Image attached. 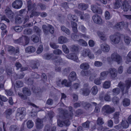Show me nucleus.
Masks as SVG:
<instances>
[{
  "label": "nucleus",
  "mask_w": 131,
  "mask_h": 131,
  "mask_svg": "<svg viewBox=\"0 0 131 131\" xmlns=\"http://www.w3.org/2000/svg\"><path fill=\"white\" fill-rule=\"evenodd\" d=\"M126 84L120 82L119 83L118 86L121 90L122 93L124 94L127 93L128 89L131 86V79H128L125 81Z\"/></svg>",
  "instance_id": "f257e3e1"
},
{
  "label": "nucleus",
  "mask_w": 131,
  "mask_h": 131,
  "mask_svg": "<svg viewBox=\"0 0 131 131\" xmlns=\"http://www.w3.org/2000/svg\"><path fill=\"white\" fill-rule=\"evenodd\" d=\"M42 28L44 34L45 35H48L50 33L53 34L54 32V28L50 25L48 24V26L43 25L42 26Z\"/></svg>",
  "instance_id": "f03ea898"
},
{
  "label": "nucleus",
  "mask_w": 131,
  "mask_h": 131,
  "mask_svg": "<svg viewBox=\"0 0 131 131\" xmlns=\"http://www.w3.org/2000/svg\"><path fill=\"white\" fill-rule=\"evenodd\" d=\"M25 114V110L24 108H19L17 110L16 117L17 119L21 120L23 118Z\"/></svg>",
  "instance_id": "7ed1b4c3"
},
{
  "label": "nucleus",
  "mask_w": 131,
  "mask_h": 131,
  "mask_svg": "<svg viewBox=\"0 0 131 131\" xmlns=\"http://www.w3.org/2000/svg\"><path fill=\"white\" fill-rule=\"evenodd\" d=\"M72 108L71 106H70L69 107V109L70 112V113L69 114L68 113V111L67 110H63L62 111V112L63 113L62 118L63 119L68 118L71 119V117L73 116V114L71 112Z\"/></svg>",
  "instance_id": "20e7f679"
},
{
  "label": "nucleus",
  "mask_w": 131,
  "mask_h": 131,
  "mask_svg": "<svg viewBox=\"0 0 131 131\" xmlns=\"http://www.w3.org/2000/svg\"><path fill=\"white\" fill-rule=\"evenodd\" d=\"M102 110L104 113L110 114L114 112L115 109L113 107H111L109 105H106L103 107Z\"/></svg>",
  "instance_id": "39448f33"
},
{
  "label": "nucleus",
  "mask_w": 131,
  "mask_h": 131,
  "mask_svg": "<svg viewBox=\"0 0 131 131\" xmlns=\"http://www.w3.org/2000/svg\"><path fill=\"white\" fill-rule=\"evenodd\" d=\"M120 38V35L118 33L110 36L111 40L115 44H117L119 42Z\"/></svg>",
  "instance_id": "423d86ee"
},
{
  "label": "nucleus",
  "mask_w": 131,
  "mask_h": 131,
  "mask_svg": "<svg viewBox=\"0 0 131 131\" xmlns=\"http://www.w3.org/2000/svg\"><path fill=\"white\" fill-rule=\"evenodd\" d=\"M111 59L117 62L118 64L121 63L122 62L121 57L117 53H113L111 56Z\"/></svg>",
  "instance_id": "0eeeda50"
},
{
  "label": "nucleus",
  "mask_w": 131,
  "mask_h": 131,
  "mask_svg": "<svg viewBox=\"0 0 131 131\" xmlns=\"http://www.w3.org/2000/svg\"><path fill=\"white\" fill-rule=\"evenodd\" d=\"M62 118L63 119H66L63 120V121L59 120H58L57 124L58 126L62 127L64 126H68L70 125V123L69 120V119L68 118L63 119L62 117Z\"/></svg>",
  "instance_id": "6e6552de"
},
{
  "label": "nucleus",
  "mask_w": 131,
  "mask_h": 131,
  "mask_svg": "<svg viewBox=\"0 0 131 131\" xmlns=\"http://www.w3.org/2000/svg\"><path fill=\"white\" fill-rule=\"evenodd\" d=\"M23 4V2L21 0H16L12 4V7L16 9L20 8Z\"/></svg>",
  "instance_id": "1a4fd4ad"
},
{
  "label": "nucleus",
  "mask_w": 131,
  "mask_h": 131,
  "mask_svg": "<svg viewBox=\"0 0 131 131\" xmlns=\"http://www.w3.org/2000/svg\"><path fill=\"white\" fill-rule=\"evenodd\" d=\"M28 10L29 12L34 10L36 8V4L35 3H33L31 0H29L27 1Z\"/></svg>",
  "instance_id": "9d476101"
},
{
  "label": "nucleus",
  "mask_w": 131,
  "mask_h": 131,
  "mask_svg": "<svg viewBox=\"0 0 131 131\" xmlns=\"http://www.w3.org/2000/svg\"><path fill=\"white\" fill-rule=\"evenodd\" d=\"M91 10L94 13H97L99 14H101L102 13V10L101 8L98 7L95 5H92L91 6Z\"/></svg>",
  "instance_id": "9b49d317"
},
{
  "label": "nucleus",
  "mask_w": 131,
  "mask_h": 131,
  "mask_svg": "<svg viewBox=\"0 0 131 131\" xmlns=\"http://www.w3.org/2000/svg\"><path fill=\"white\" fill-rule=\"evenodd\" d=\"M109 71L111 78L112 79H115L117 75V70L113 68L110 69Z\"/></svg>",
  "instance_id": "f8f14e48"
},
{
  "label": "nucleus",
  "mask_w": 131,
  "mask_h": 131,
  "mask_svg": "<svg viewBox=\"0 0 131 131\" xmlns=\"http://www.w3.org/2000/svg\"><path fill=\"white\" fill-rule=\"evenodd\" d=\"M120 113V112L118 111L115 112L113 114V118L115 124H117L119 122Z\"/></svg>",
  "instance_id": "ddd939ff"
},
{
  "label": "nucleus",
  "mask_w": 131,
  "mask_h": 131,
  "mask_svg": "<svg viewBox=\"0 0 131 131\" xmlns=\"http://www.w3.org/2000/svg\"><path fill=\"white\" fill-rule=\"evenodd\" d=\"M92 19L94 23L101 24L102 22V19L101 17L97 14L94 15L92 17Z\"/></svg>",
  "instance_id": "4468645a"
},
{
  "label": "nucleus",
  "mask_w": 131,
  "mask_h": 131,
  "mask_svg": "<svg viewBox=\"0 0 131 131\" xmlns=\"http://www.w3.org/2000/svg\"><path fill=\"white\" fill-rule=\"evenodd\" d=\"M88 5L84 3H80L78 4V8L80 10H86L88 7Z\"/></svg>",
  "instance_id": "2eb2a0df"
},
{
  "label": "nucleus",
  "mask_w": 131,
  "mask_h": 131,
  "mask_svg": "<svg viewBox=\"0 0 131 131\" xmlns=\"http://www.w3.org/2000/svg\"><path fill=\"white\" fill-rule=\"evenodd\" d=\"M19 52L18 49H15V48L11 46H9V54L11 55H15Z\"/></svg>",
  "instance_id": "dca6fc26"
},
{
  "label": "nucleus",
  "mask_w": 131,
  "mask_h": 131,
  "mask_svg": "<svg viewBox=\"0 0 131 131\" xmlns=\"http://www.w3.org/2000/svg\"><path fill=\"white\" fill-rule=\"evenodd\" d=\"M53 59L54 60L56 59L55 63L56 65H60L63 62V60L59 56L54 55Z\"/></svg>",
  "instance_id": "f3484780"
},
{
  "label": "nucleus",
  "mask_w": 131,
  "mask_h": 131,
  "mask_svg": "<svg viewBox=\"0 0 131 131\" xmlns=\"http://www.w3.org/2000/svg\"><path fill=\"white\" fill-rule=\"evenodd\" d=\"M101 48L102 50L105 52H108L110 49L109 46L105 43L101 45Z\"/></svg>",
  "instance_id": "a211bd4d"
},
{
  "label": "nucleus",
  "mask_w": 131,
  "mask_h": 131,
  "mask_svg": "<svg viewBox=\"0 0 131 131\" xmlns=\"http://www.w3.org/2000/svg\"><path fill=\"white\" fill-rule=\"evenodd\" d=\"M80 93L83 95L87 96L89 95L90 91L87 88L81 89L80 91Z\"/></svg>",
  "instance_id": "6ab92c4d"
},
{
  "label": "nucleus",
  "mask_w": 131,
  "mask_h": 131,
  "mask_svg": "<svg viewBox=\"0 0 131 131\" xmlns=\"http://www.w3.org/2000/svg\"><path fill=\"white\" fill-rule=\"evenodd\" d=\"M56 127L54 126H51L50 125H47L45 126L43 131H55Z\"/></svg>",
  "instance_id": "aec40b11"
},
{
  "label": "nucleus",
  "mask_w": 131,
  "mask_h": 131,
  "mask_svg": "<svg viewBox=\"0 0 131 131\" xmlns=\"http://www.w3.org/2000/svg\"><path fill=\"white\" fill-rule=\"evenodd\" d=\"M29 105L33 106L35 108H33L31 112V113L32 114L31 116L32 117H34L37 115V111L36 109L37 108H38V107L35 104L32 103H30Z\"/></svg>",
  "instance_id": "412c9836"
},
{
  "label": "nucleus",
  "mask_w": 131,
  "mask_h": 131,
  "mask_svg": "<svg viewBox=\"0 0 131 131\" xmlns=\"http://www.w3.org/2000/svg\"><path fill=\"white\" fill-rule=\"evenodd\" d=\"M43 122L41 119H38L36 123V126L37 128L40 129L42 128L43 127Z\"/></svg>",
  "instance_id": "4be33fe9"
},
{
  "label": "nucleus",
  "mask_w": 131,
  "mask_h": 131,
  "mask_svg": "<svg viewBox=\"0 0 131 131\" xmlns=\"http://www.w3.org/2000/svg\"><path fill=\"white\" fill-rule=\"evenodd\" d=\"M66 57L69 59L75 61L77 59L78 57L76 54L74 53H71L67 55Z\"/></svg>",
  "instance_id": "5701e85b"
},
{
  "label": "nucleus",
  "mask_w": 131,
  "mask_h": 131,
  "mask_svg": "<svg viewBox=\"0 0 131 131\" xmlns=\"http://www.w3.org/2000/svg\"><path fill=\"white\" fill-rule=\"evenodd\" d=\"M76 78V74L74 71L72 72L69 76V79L70 81L72 82L75 80Z\"/></svg>",
  "instance_id": "b1692460"
},
{
  "label": "nucleus",
  "mask_w": 131,
  "mask_h": 131,
  "mask_svg": "<svg viewBox=\"0 0 131 131\" xmlns=\"http://www.w3.org/2000/svg\"><path fill=\"white\" fill-rule=\"evenodd\" d=\"M25 50L26 53H30L34 52L36 50V49L33 46H30L26 48Z\"/></svg>",
  "instance_id": "393cba45"
},
{
  "label": "nucleus",
  "mask_w": 131,
  "mask_h": 131,
  "mask_svg": "<svg viewBox=\"0 0 131 131\" xmlns=\"http://www.w3.org/2000/svg\"><path fill=\"white\" fill-rule=\"evenodd\" d=\"M22 91L23 94L27 96H29L31 94L30 90L27 87L23 88L22 89Z\"/></svg>",
  "instance_id": "a878e982"
},
{
  "label": "nucleus",
  "mask_w": 131,
  "mask_h": 131,
  "mask_svg": "<svg viewBox=\"0 0 131 131\" xmlns=\"http://www.w3.org/2000/svg\"><path fill=\"white\" fill-rule=\"evenodd\" d=\"M31 40L33 42L37 43L40 40V36L39 37L36 35L33 34L31 37Z\"/></svg>",
  "instance_id": "bb28decb"
},
{
  "label": "nucleus",
  "mask_w": 131,
  "mask_h": 131,
  "mask_svg": "<svg viewBox=\"0 0 131 131\" xmlns=\"http://www.w3.org/2000/svg\"><path fill=\"white\" fill-rule=\"evenodd\" d=\"M91 102V103H90L87 102H82V105L85 109L88 110L93 106Z\"/></svg>",
  "instance_id": "cd10ccee"
},
{
  "label": "nucleus",
  "mask_w": 131,
  "mask_h": 131,
  "mask_svg": "<svg viewBox=\"0 0 131 131\" xmlns=\"http://www.w3.org/2000/svg\"><path fill=\"white\" fill-rule=\"evenodd\" d=\"M80 68L82 70H87L90 68V66L88 63L84 62L80 64Z\"/></svg>",
  "instance_id": "c85d7f7f"
},
{
  "label": "nucleus",
  "mask_w": 131,
  "mask_h": 131,
  "mask_svg": "<svg viewBox=\"0 0 131 131\" xmlns=\"http://www.w3.org/2000/svg\"><path fill=\"white\" fill-rule=\"evenodd\" d=\"M68 41L67 38L64 36H61L58 38V42L60 44H63L67 42Z\"/></svg>",
  "instance_id": "c756f323"
},
{
  "label": "nucleus",
  "mask_w": 131,
  "mask_h": 131,
  "mask_svg": "<svg viewBox=\"0 0 131 131\" xmlns=\"http://www.w3.org/2000/svg\"><path fill=\"white\" fill-rule=\"evenodd\" d=\"M39 64L38 61H35L33 63L30 64V67L32 69H38V66H39Z\"/></svg>",
  "instance_id": "7c9ffc66"
},
{
  "label": "nucleus",
  "mask_w": 131,
  "mask_h": 131,
  "mask_svg": "<svg viewBox=\"0 0 131 131\" xmlns=\"http://www.w3.org/2000/svg\"><path fill=\"white\" fill-rule=\"evenodd\" d=\"M124 25L125 23L124 22H121L117 23L115 25V27L118 30H119L122 28Z\"/></svg>",
  "instance_id": "2f4dec72"
},
{
  "label": "nucleus",
  "mask_w": 131,
  "mask_h": 131,
  "mask_svg": "<svg viewBox=\"0 0 131 131\" xmlns=\"http://www.w3.org/2000/svg\"><path fill=\"white\" fill-rule=\"evenodd\" d=\"M121 125L123 128H127L128 127L129 124L126 120L122 119Z\"/></svg>",
  "instance_id": "473e14b6"
},
{
  "label": "nucleus",
  "mask_w": 131,
  "mask_h": 131,
  "mask_svg": "<svg viewBox=\"0 0 131 131\" xmlns=\"http://www.w3.org/2000/svg\"><path fill=\"white\" fill-rule=\"evenodd\" d=\"M30 12H31V14L29 16L30 18H32L34 16L37 17L40 15V12L34 11V10Z\"/></svg>",
  "instance_id": "72a5a7b5"
},
{
  "label": "nucleus",
  "mask_w": 131,
  "mask_h": 131,
  "mask_svg": "<svg viewBox=\"0 0 131 131\" xmlns=\"http://www.w3.org/2000/svg\"><path fill=\"white\" fill-rule=\"evenodd\" d=\"M90 50L89 49H83L82 51V56L84 57H86L88 56V53H89V52Z\"/></svg>",
  "instance_id": "f704fd0d"
},
{
  "label": "nucleus",
  "mask_w": 131,
  "mask_h": 131,
  "mask_svg": "<svg viewBox=\"0 0 131 131\" xmlns=\"http://www.w3.org/2000/svg\"><path fill=\"white\" fill-rule=\"evenodd\" d=\"M68 18L69 20H72L73 21H78V19L77 16L75 15H72L71 14H69L68 15Z\"/></svg>",
  "instance_id": "c9c22d12"
},
{
  "label": "nucleus",
  "mask_w": 131,
  "mask_h": 131,
  "mask_svg": "<svg viewBox=\"0 0 131 131\" xmlns=\"http://www.w3.org/2000/svg\"><path fill=\"white\" fill-rule=\"evenodd\" d=\"M130 101L127 98H125L123 101V104L124 106H127L129 105Z\"/></svg>",
  "instance_id": "e433bc0d"
},
{
  "label": "nucleus",
  "mask_w": 131,
  "mask_h": 131,
  "mask_svg": "<svg viewBox=\"0 0 131 131\" xmlns=\"http://www.w3.org/2000/svg\"><path fill=\"white\" fill-rule=\"evenodd\" d=\"M108 71H104L101 72L100 74V77L101 79L104 80L106 77L108 73Z\"/></svg>",
  "instance_id": "4c0bfd02"
},
{
  "label": "nucleus",
  "mask_w": 131,
  "mask_h": 131,
  "mask_svg": "<svg viewBox=\"0 0 131 131\" xmlns=\"http://www.w3.org/2000/svg\"><path fill=\"white\" fill-rule=\"evenodd\" d=\"M129 6L128 4L127 3L125 4V3H123L121 8H123L124 12H127L129 8Z\"/></svg>",
  "instance_id": "58836bf2"
},
{
  "label": "nucleus",
  "mask_w": 131,
  "mask_h": 131,
  "mask_svg": "<svg viewBox=\"0 0 131 131\" xmlns=\"http://www.w3.org/2000/svg\"><path fill=\"white\" fill-rule=\"evenodd\" d=\"M124 41L125 43L127 45L129 44L131 41L130 38L128 36L125 35L124 37Z\"/></svg>",
  "instance_id": "ea45409f"
},
{
  "label": "nucleus",
  "mask_w": 131,
  "mask_h": 131,
  "mask_svg": "<svg viewBox=\"0 0 131 131\" xmlns=\"http://www.w3.org/2000/svg\"><path fill=\"white\" fill-rule=\"evenodd\" d=\"M30 87L33 92L35 93H38L40 91V90L39 88L35 87L34 85H31V87Z\"/></svg>",
  "instance_id": "a19ab883"
},
{
  "label": "nucleus",
  "mask_w": 131,
  "mask_h": 131,
  "mask_svg": "<svg viewBox=\"0 0 131 131\" xmlns=\"http://www.w3.org/2000/svg\"><path fill=\"white\" fill-rule=\"evenodd\" d=\"M61 30L67 34V35H69L70 34V30L68 28L64 26H61Z\"/></svg>",
  "instance_id": "79ce46f5"
},
{
  "label": "nucleus",
  "mask_w": 131,
  "mask_h": 131,
  "mask_svg": "<svg viewBox=\"0 0 131 131\" xmlns=\"http://www.w3.org/2000/svg\"><path fill=\"white\" fill-rule=\"evenodd\" d=\"M9 130L10 131H18L19 128L16 125H13L10 127Z\"/></svg>",
  "instance_id": "37998d69"
},
{
  "label": "nucleus",
  "mask_w": 131,
  "mask_h": 131,
  "mask_svg": "<svg viewBox=\"0 0 131 131\" xmlns=\"http://www.w3.org/2000/svg\"><path fill=\"white\" fill-rule=\"evenodd\" d=\"M14 42L20 45H24V44L23 39L22 38H20L18 39L15 40Z\"/></svg>",
  "instance_id": "c03bdc74"
},
{
  "label": "nucleus",
  "mask_w": 131,
  "mask_h": 131,
  "mask_svg": "<svg viewBox=\"0 0 131 131\" xmlns=\"http://www.w3.org/2000/svg\"><path fill=\"white\" fill-rule=\"evenodd\" d=\"M119 98L117 97L114 96L112 99V101L114 104L118 105L119 103Z\"/></svg>",
  "instance_id": "a18cd8bd"
},
{
  "label": "nucleus",
  "mask_w": 131,
  "mask_h": 131,
  "mask_svg": "<svg viewBox=\"0 0 131 131\" xmlns=\"http://www.w3.org/2000/svg\"><path fill=\"white\" fill-rule=\"evenodd\" d=\"M15 15L10 9L9 8V19L12 21Z\"/></svg>",
  "instance_id": "49530a36"
},
{
  "label": "nucleus",
  "mask_w": 131,
  "mask_h": 131,
  "mask_svg": "<svg viewBox=\"0 0 131 131\" xmlns=\"http://www.w3.org/2000/svg\"><path fill=\"white\" fill-rule=\"evenodd\" d=\"M34 29L37 34L40 36L41 32V30L37 26H35L34 27Z\"/></svg>",
  "instance_id": "de8ad7c7"
},
{
  "label": "nucleus",
  "mask_w": 131,
  "mask_h": 131,
  "mask_svg": "<svg viewBox=\"0 0 131 131\" xmlns=\"http://www.w3.org/2000/svg\"><path fill=\"white\" fill-rule=\"evenodd\" d=\"M89 14L88 13H85L82 15V16L81 17L80 19L81 20H85L89 19Z\"/></svg>",
  "instance_id": "09e8293b"
},
{
  "label": "nucleus",
  "mask_w": 131,
  "mask_h": 131,
  "mask_svg": "<svg viewBox=\"0 0 131 131\" xmlns=\"http://www.w3.org/2000/svg\"><path fill=\"white\" fill-rule=\"evenodd\" d=\"M92 93L93 95H95L97 93L98 91L97 87L96 85L93 86L91 89Z\"/></svg>",
  "instance_id": "8fccbe9b"
},
{
  "label": "nucleus",
  "mask_w": 131,
  "mask_h": 131,
  "mask_svg": "<svg viewBox=\"0 0 131 131\" xmlns=\"http://www.w3.org/2000/svg\"><path fill=\"white\" fill-rule=\"evenodd\" d=\"M79 43L80 45L83 46H86L88 45L87 43L84 40L82 39H80L78 40Z\"/></svg>",
  "instance_id": "3c124183"
},
{
  "label": "nucleus",
  "mask_w": 131,
  "mask_h": 131,
  "mask_svg": "<svg viewBox=\"0 0 131 131\" xmlns=\"http://www.w3.org/2000/svg\"><path fill=\"white\" fill-rule=\"evenodd\" d=\"M82 70L81 71V75L82 76H88L89 75V72L88 70Z\"/></svg>",
  "instance_id": "603ef678"
},
{
  "label": "nucleus",
  "mask_w": 131,
  "mask_h": 131,
  "mask_svg": "<svg viewBox=\"0 0 131 131\" xmlns=\"http://www.w3.org/2000/svg\"><path fill=\"white\" fill-rule=\"evenodd\" d=\"M23 86V82L20 80H18L16 82L15 86L16 88H19Z\"/></svg>",
  "instance_id": "864d4df0"
},
{
  "label": "nucleus",
  "mask_w": 131,
  "mask_h": 131,
  "mask_svg": "<svg viewBox=\"0 0 131 131\" xmlns=\"http://www.w3.org/2000/svg\"><path fill=\"white\" fill-rule=\"evenodd\" d=\"M104 123L102 118L101 117H98L97 121V124L100 126V127L101 126H102L101 125Z\"/></svg>",
  "instance_id": "5fc2aeb1"
},
{
  "label": "nucleus",
  "mask_w": 131,
  "mask_h": 131,
  "mask_svg": "<svg viewBox=\"0 0 131 131\" xmlns=\"http://www.w3.org/2000/svg\"><path fill=\"white\" fill-rule=\"evenodd\" d=\"M97 34L101 40L103 41H105L106 40V38L104 35L102 34V33L100 32H97Z\"/></svg>",
  "instance_id": "6e6d98bb"
},
{
  "label": "nucleus",
  "mask_w": 131,
  "mask_h": 131,
  "mask_svg": "<svg viewBox=\"0 0 131 131\" xmlns=\"http://www.w3.org/2000/svg\"><path fill=\"white\" fill-rule=\"evenodd\" d=\"M91 103L93 106H94L95 107V112L97 113L100 112V109L97 106V104L95 102H92Z\"/></svg>",
  "instance_id": "4d7b16f0"
},
{
  "label": "nucleus",
  "mask_w": 131,
  "mask_h": 131,
  "mask_svg": "<svg viewBox=\"0 0 131 131\" xmlns=\"http://www.w3.org/2000/svg\"><path fill=\"white\" fill-rule=\"evenodd\" d=\"M120 90L119 88H115L113 90L112 92L114 95H117L119 93Z\"/></svg>",
  "instance_id": "13d9d810"
},
{
  "label": "nucleus",
  "mask_w": 131,
  "mask_h": 131,
  "mask_svg": "<svg viewBox=\"0 0 131 131\" xmlns=\"http://www.w3.org/2000/svg\"><path fill=\"white\" fill-rule=\"evenodd\" d=\"M90 122L87 121L86 122L83 123L82 125L83 127L84 128H89V125Z\"/></svg>",
  "instance_id": "bf43d9fd"
},
{
  "label": "nucleus",
  "mask_w": 131,
  "mask_h": 131,
  "mask_svg": "<svg viewBox=\"0 0 131 131\" xmlns=\"http://www.w3.org/2000/svg\"><path fill=\"white\" fill-rule=\"evenodd\" d=\"M26 124L27 127L29 129L32 128L34 125L33 122L31 120L28 121L27 122Z\"/></svg>",
  "instance_id": "052dcab7"
},
{
  "label": "nucleus",
  "mask_w": 131,
  "mask_h": 131,
  "mask_svg": "<svg viewBox=\"0 0 131 131\" xmlns=\"http://www.w3.org/2000/svg\"><path fill=\"white\" fill-rule=\"evenodd\" d=\"M62 50L66 54H68L69 52V50L65 45H63L62 46Z\"/></svg>",
  "instance_id": "680f3d73"
},
{
  "label": "nucleus",
  "mask_w": 131,
  "mask_h": 131,
  "mask_svg": "<svg viewBox=\"0 0 131 131\" xmlns=\"http://www.w3.org/2000/svg\"><path fill=\"white\" fill-rule=\"evenodd\" d=\"M32 33V29H26L24 31V34H31Z\"/></svg>",
  "instance_id": "e2e57ef3"
},
{
  "label": "nucleus",
  "mask_w": 131,
  "mask_h": 131,
  "mask_svg": "<svg viewBox=\"0 0 131 131\" xmlns=\"http://www.w3.org/2000/svg\"><path fill=\"white\" fill-rule=\"evenodd\" d=\"M70 69L71 68L69 67L64 69L62 71L63 74L65 75L68 74L70 72Z\"/></svg>",
  "instance_id": "0e129e2a"
},
{
  "label": "nucleus",
  "mask_w": 131,
  "mask_h": 131,
  "mask_svg": "<svg viewBox=\"0 0 131 131\" xmlns=\"http://www.w3.org/2000/svg\"><path fill=\"white\" fill-rule=\"evenodd\" d=\"M31 77L32 78L38 79L39 78L40 75L37 73L32 72L31 73Z\"/></svg>",
  "instance_id": "69168bd1"
},
{
  "label": "nucleus",
  "mask_w": 131,
  "mask_h": 131,
  "mask_svg": "<svg viewBox=\"0 0 131 131\" xmlns=\"http://www.w3.org/2000/svg\"><path fill=\"white\" fill-rule=\"evenodd\" d=\"M23 39V41L24 42V45H23L25 46L28 44L29 43L30 40L28 37L26 36H25L24 37Z\"/></svg>",
  "instance_id": "338daca9"
},
{
  "label": "nucleus",
  "mask_w": 131,
  "mask_h": 131,
  "mask_svg": "<svg viewBox=\"0 0 131 131\" xmlns=\"http://www.w3.org/2000/svg\"><path fill=\"white\" fill-rule=\"evenodd\" d=\"M126 59V62L127 63L131 62V51H130L128 54Z\"/></svg>",
  "instance_id": "774afa93"
}]
</instances>
